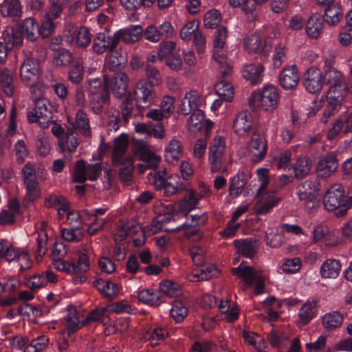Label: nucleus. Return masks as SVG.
<instances>
[{"instance_id":"f3484780","label":"nucleus","mask_w":352,"mask_h":352,"mask_svg":"<svg viewBox=\"0 0 352 352\" xmlns=\"http://www.w3.org/2000/svg\"><path fill=\"white\" fill-rule=\"evenodd\" d=\"M267 142L262 136L260 130H254L252 134L251 140L249 142V149L250 153L256 157L255 161H261L267 153Z\"/></svg>"},{"instance_id":"864d4df0","label":"nucleus","mask_w":352,"mask_h":352,"mask_svg":"<svg viewBox=\"0 0 352 352\" xmlns=\"http://www.w3.org/2000/svg\"><path fill=\"white\" fill-rule=\"evenodd\" d=\"M316 311V303L314 302H306L299 311V318L302 324H306L314 318Z\"/></svg>"},{"instance_id":"6e6d98bb","label":"nucleus","mask_w":352,"mask_h":352,"mask_svg":"<svg viewBox=\"0 0 352 352\" xmlns=\"http://www.w3.org/2000/svg\"><path fill=\"white\" fill-rule=\"evenodd\" d=\"M145 75L148 79V85L152 87L153 85H158L162 82V77L158 69L152 66L150 64L146 65L144 67Z\"/></svg>"},{"instance_id":"f03ea898","label":"nucleus","mask_w":352,"mask_h":352,"mask_svg":"<svg viewBox=\"0 0 352 352\" xmlns=\"http://www.w3.org/2000/svg\"><path fill=\"white\" fill-rule=\"evenodd\" d=\"M325 209L334 212L338 217L346 214L347 210L352 206V197H346L344 187L341 184L331 186L323 197Z\"/></svg>"},{"instance_id":"e2e57ef3","label":"nucleus","mask_w":352,"mask_h":352,"mask_svg":"<svg viewBox=\"0 0 352 352\" xmlns=\"http://www.w3.org/2000/svg\"><path fill=\"white\" fill-rule=\"evenodd\" d=\"M87 179V166L85 162L80 160L76 162L73 173V180L75 183H84Z\"/></svg>"},{"instance_id":"2f4dec72","label":"nucleus","mask_w":352,"mask_h":352,"mask_svg":"<svg viewBox=\"0 0 352 352\" xmlns=\"http://www.w3.org/2000/svg\"><path fill=\"white\" fill-rule=\"evenodd\" d=\"M342 16L343 12L341 8L336 4L328 6L322 15L323 21L331 26L338 24Z\"/></svg>"},{"instance_id":"0e129e2a","label":"nucleus","mask_w":352,"mask_h":352,"mask_svg":"<svg viewBox=\"0 0 352 352\" xmlns=\"http://www.w3.org/2000/svg\"><path fill=\"white\" fill-rule=\"evenodd\" d=\"M311 163L307 158H300L297 160L295 167V177L296 178H302L305 177L310 171Z\"/></svg>"},{"instance_id":"338daca9","label":"nucleus","mask_w":352,"mask_h":352,"mask_svg":"<svg viewBox=\"0 0 352 352\" xmlns=\"http://www.w3.org/2000/svg\"><path fill=\"white\" fill-rule=\"evenodd\" d=\"M72 56L71 52L66 49L57 50L54 54V63L57 66H66L71 63Z\"/></svg>"},{"instance_id":"ddd939ff","label":"nucleus","mask_w":352,"mask_h":352,"mask_svg":"<svg viewBox=\"0 0 352 352\" xmlns=\"http://www.w3.org/2000/svg\"><path fill=\"white\" fill-rule=\"evenodd\" d=\"M173 28L170 23L164 22L160 26L148 25L144 32L145 38L151 42L157 43L172 36Z\"/></svg>"},{"instance_id":"7c9ffc66","label":"nucleus","mask_w":352,"mask_h":352,"mask_svg":"<svg viewBox=\"0 0 352 352\" xmlns=\"http://www.w3.org/2000/svg\"><path fill=\"white\" fill-rule=\"evenodd\" d=\"M3 38L9 50L17 47L23 43V34L21 31L14 28H8L3 32Z\"/></svg>"},{"instance_id":"2eb2a0df","label":"nucleus","mask_w":352,"mask_h":352,"mask_svg":"<svg viewBox=\"0 0 352 352\" xmlns=\"http://www.w3.org/2000/svg\"><path fill=\"white\" fill-rule=\"evenodd\" d=\"M212 57L219 64V72L223 78L229 77L232 72V66L227 62V46L213 45Z\"/></svg>"},{"instance_id":"473e14b6","label":"nucleus","mask_w":352,"mask_h":352,"mask_svg":"<svg viewBox=\"0 0 352 352\" xmlns=\"http://www.w3.org/2000/svg\"><path fill=\"white\" fill-rule=\"evenodd\" d=\"M128 139L126 135H121L114 141L112 160L114 164L122 161V157L125 155L128 147Z\"/></svg>"},{"instance_id":"79ce46f5","label":"nucleus","mask_w":352,"mask_h":352,"mask_svg":"<svg viewBox=\"0 0 352 352\" xmlns=\"http://www.w3.org/2000/svg\"><path fill=\"white\" fill-rule=\"evenodd\" d=\"M119 164H121L120 169V179L124 183L128 184L132 179V173L134 169L132 157H126Z\"/></svg>"},{"instance_id":"c03bdc74","label":"nucleus","mask_w":352,"mask_h":352,"mask_svg":"<svg viewBox=\"0 0 352 352\" xmlns=\"http://www.w3.org/2000/svg\"><path fill=\"white\" fill-rule=\"evenodd\" d=\"M343 322L342 316L337 311L325 314L322 318L324 327L329 330L340 327Z\"/></svg>"},{"instance_id":"bf43d9fd","label":"nucleus","mask_w":352,"mask_h":352,"mask_svg":"<svg viewBox=\"0 0 352 352\" xmlns=\"http://www.w3.org/2000/svg\"><path fill=\"white\" fill-rule=\"evenodd\" d=\"M267 340L272 347L279 348L287 344V336L280 331H272L267 336Z\"/></svg>"},{"instance_id":"a878e982","label":"nucleus","mask_w":352,"mask_h":352,"mask_svg":"<svg viewBox=\"0 0 352 352\" xmlns=\"http://www.w3.org/2000/svg\"><path fill=\"white\" fill-rule=\"evenodd\" d=\"M140 232H144L141 226L133 222H124L120 221L118 226V231L114 234L115 241H122L128 235H133Z\"/></svg>"},{"instance_id":"37998d69","label":"nucleus","mask_w":352,"mask_h":352,"mask_svg":"<svg viewBox=\"0 0 352 352\" xmlns=\"http://www.w3.org/2000/svg\"><path fill=\"white\" fill-rule=\"evenodd\" d=\"M274 192H267L263 195L262 200L265 201L263 204H257L256 206V213L258 214H267L278 203V201L274 198Z\"/></svg>"},{"instance_id":"f8f14e48","label":"nucleus","mask_w":352,"mask_h":352,"mask_svg":"<svg viewBox=\"0 0 352 352\" xmlns=\"http://www.w3.org/2000/svg\"><path fill=\"white\" fill-rule=\"evenodd\" d=\"M323 83L329 86L328 91L347 93V86L342 73L333 67L326 69Z\"/></svg>"},{"instance_id":"774afa93","label":"nucleus","mask_w":352,"mask_h":352,"mask_svg":"<svg viewBox=\"0 0 352 352\" xmlns=\"http://www.w3.org/2000/svg\"><path fill=\"white\" fill-rule=\"evenodd\" d=\"M91 41V35L87 28L82 26L78 30L76 37V44L80 47H87Z\"/></svg>"},{"instance_id":"a18cd8bd","label":"nucleus","mask_w":352,"mask_h":352,"mask_svg":"<svg viewBox=\"0 0 352 352\" xmlns=\"http://www.w3.org/2000/svg\"><path fill=\"white\" fill-rule=\"evenodd\" d=\"M48 236L45 231L41 230L36 238L37 247L35 250V257L37 261H41L47 250Z\"/></svg>"},{"instance_id":"49530a36","label":"nucleus","mask_w":352,"mask_h":352,"mask_svg":"<svg viewBox=\"0 0 352 352\" xmlns=\"http://www.w3.org/2000/svg\"><path fill=\"white\" fill-rule=\"evenodd\" d=\"M0 84L2 85L3 92L8 96H12L14 94V83L12 74L10 70L3 68L1 70Z\"/></svg>"},{"instance_id":"a211bd4d","label":"nucleus","mask_w":352,"mask_h":352,"mask_svg":"<svg viewBox=\"0 0 352 352\" xmlns=\"http://www.w3.org/2000/svg\"><path fill=\"white\" fill-rule=\"evenodd\" d=\"M108 87H111L113 94L116 98L125 96L128 91L129 78L124 72H117L109 80Z\"/></svg>"},{"instance_id":"f257e3e1","label":"nucleus","mask_w":352,"mask_h":352,"mask_svg":"<svg viewBox=\"0 0 352 352\" xmlns=\"http://www.w3.org/2000/svg\"><path fill=\"white\" fill-rule=\"evenodd\" d=\"M20 78L22 83L29 87L32 97L42 96L44 85L41 80V68L38 60L34 58H27L20 68Z\"/></svg>"},{"instance_id":"393cba45","label":"nucleus","mask_w":352,"mask_h":352,"mask_svg":"<svg viewBox=\"0 0 352 352\" xmlns=\"http://www.w3.org/2000/svg\"><path fill=\"white\" fill-rule=\"evenodd\" d=\"M234 245L239 254L250 258L256 254L258 246L257 241L252 239L235 240Z\"/></svg>"},{"instance_id":"9d476101","label":"nucleus","mask_w":352,"mask_h":352,"mask_svg":"<svg viewBox=\"0 0 352 352\" xmlns=\"http://www.w3.org/2000/svg\"><path fill=\"white\" fill-rule=\"evenodd\" d=\"M234 132L241 137H246L252 134L254 130H259L252 122V116L248 111L239 112L233 121Z\"/></svg>"},{"instance_id":"f704fd0d","label":"nucleus","mask_w":352,"mask_h":352,"mask_svg":"<svg viewBox=\"0 0 352 352\" xmlns=\"http://www.w3.org/2000/svg\"><path fill=\"white\" fill-rule=\"evenodd\" d=\"M200 199L199 195H197L192 189H188L186 197L179 204V210L184 214L188 213L195 208Z\"/></svg>"},{"instance_id":"de8ad7c7","label":"nucleus","mask_w":352,"mask_h":352,"mask_svg":"<svg viewBox=\"0 0 352 352\" xmlns=\"http://www.w3.org/2000/svg\"><path fill=\"white\" fill-rule=\"evenodd\" d=\"M215 89L220 98L226 102H230L234 96V89L226 80H221L215 85Z\"/></svg>"},{"instance_id":"4d7b16f0","label":"nucleus","mask_w":352,"mask_h":352,"mask_svg":"<svg viewBox=\"0 0 352 352\" xmlns=\"http://www.w3.org/2000/svg\"><path fill=\"white\" fill-rule=\"evenodd\" d=\"M36 104L37 111H40L44 115V120H52V111L50 109L51 104L45 98L40 97H32Z\"/></svg>"},{"instance_id":"9b49d317","label":"nucleus","mask_w":352,"mask_h":352,"mask_svg":"<svg viewBox=\"0 0 352 352\" xmlns=\"http://www.w3.org/2000/svg\"><path fill=\"white\" fill-rule=\"evenodd\" d=\"M134 96L137 108L143 110L148 109L153 103L155 94L151 85L143 82L137 85Z\"/></svg>"},{"instance_id":"5701e85b","label":"nucleus","mask_w":352,"mask_h":352,"mask_svg":"<svg viewBox=\"0 0 352 352\" xmlns=\"http://www.w3.org/2000/svg\"><path fill=\"white\" fill-rule=\"evenodd\" d=\"M0 12L3 17L10 16L13 21H18L22 14L19 0H5L0 5Z\"/></svg>"},{"instance_id":"e433bc0d","label":"nucleus","mask_w":352,"mask_h":352,"mask_svg":"<svg viewBox=\"0 0 352 352\" xmlns=\"http://www.w3.org/2000/svg\"><path fill=\"white\" fill-rule=\"evenodd\" d=\"M247 183L246 175L243 172L236 175L231 180L229 188V195L232 197H236L239 195Z\"/></svg>"},{"instance_id":"423d86ee","label":"nucleus","mask_w":352,"mask_h":352,"mask_svg":"<svg viewBox=\"0 0 352 352\" xmlns=\"http://www.w3.org/2000/svg\"><path fill=\"white\" fill-rule=\"evenodd\" d=\"M23 184L27 192L25 198L30 201H33L41 197V188L36 176L35 167L28 162L21 170Z\"/></svg>"},{"instance_id":"4be33fe9","label":"nucleus","mask_w":352,"mask_h":352,"mask_svg":"<svg viewBox=\"0 0 352 352\" xmlns=\"http://www.w3.org/2000/svg\"><path fill=\"white\" fill-rule=\"evenodd\" d=\"M94 285L109 300L114 299L120 292V286L109 280L98 278L94 281Z\"/></svg>"},{"instance_id":"a19ab883","label":"nucleus","mask_w":352,"mask_h":352,"mask_svg":"<svg viewBox=\"0 0 352 352\" xmlns=\"http://www.w3.org/2000/svg\"><path fill=\"white\" fill-rule=\"evenodd\" d=\"M263 70V67L261 64H250L245 66L243 75L245 79L256 84L260 80Z\"/></svg>"},{"instance_id":"6ab92c4d","label":"nucleus","mask_w":352,"mask_h":352,"mask_svg":"<svg viewBox=\"0 0 352 352\" xmlns=\"http://www.w3.org/2000/svg\"><path fill=\"white\" fill-rule=\"evenodd\" d=\"M118 43L122 41L126 44H134L142 37L143 29L141 25H130L116 32Z\"/></svg>"},{"instance_id":"0eeeda50","label":"nucleus","mask_w":352,"mask_h":352,"mask_svg":"<svg viewBox=\"0 0 352 352\" xmlns=\"http://www.w3.org/2000/svg\"><path fill=\"white\" fill-rule=\"evenodd\" d=\"M118 45V41L116 32L111 35L108 29H104L94 36L91 48L94 53L103 54L116 48Z\"/></svg>"},{"instance_id":"cd10ccee","label":"nucleus","mask_w":352,"mask_h":352,"mask_svg":"<svg viewBox=\"0 0 352 352\" xmlns=\"http://www.w3.org/2000/svg\"><path fill=\"white\" fill-rule=\"evenodd\" d=\"M338 168V162L333 155H328L320 160L317 166L318 175L327 177L333 173Z\"/></svg>"},{"instance_id":"69168bd1","label":"nucleus","mask_w":352,"mask_h":352,"mask_svg":"<svg viewBox=\"0 0 352 352\" xmlns=\"http://www.w3.org/2000/svg\"><path fill=\"white\" fill-rule=\"evenodd\" d=\"M199 22L192 20L188 22L180 30V37L182 40L189 41L192 35L198 32Z\"/></svg>"},{"instance_id":"58836bf2","label":"nucleus","mask_w":352,"mask_h":352,"mask_svg":"<svg viewBox=\"0 0 352 352\" xmlns=\"http://www.w3.org/2000/svg\"><path fill=\"white\" fill-rule=\"evenodd\" d=\"M74 126L85 137L91 135L89 119L87 114L82 109H79L76 113Z\"/></svg>"},{"instance_id":"09e8293b","label":"nucleus","mask_w":352,"mask_h":352,"mask_svg":"<svg viewBox=\"0 0 352 352\" xmlns=\"http://www.w3.org/2000/svg\"><path fill=\"white\" fill-rule=\"evenodd\" d=\"M188 313L187 307L182 301L174 300L170 311L171 318L176 322H180L187 316Z\"/></svg>"},{"instance_id":"3c124183","label":"nucleus","mask_w":352,"mask_h":352,"mask_svg":"<svg viewBox=\"0 0 352 352\" xmlns=\"http://www.w3.org/2000/svg\"><path fill=\"white\" fill-rule=\"evenodd\" d=\"M175 214L173 212H168L166 215H160L154 219L150 226L149 230L151 234H155L162 229L166 223L174 220Z\"/></svg>"},{"instance_id":"5fc2aeb1","label":"nucleus","mask_w":352,"mask_h":352,"mask_svg":"<svg viewBox=\"0 0 352 352\" xmlns=\"http://www.w3.org/2000/svg\"><path fill=\"white\" fill-rule=\"evenodd\" d=\"M210 170L213 173H226L227 167L224 155H209Z\"/></svg>"},{"instance_id":"7ed1b4c3","label":"nucleus","mask_w":352,"mask_h":352,"mask_svg":"<svg viewBox=\"0 0 352 352\" xmlns=\"http://www.w3.org/2000/svg\"><path fill=\"white\" fill-rule=\"evenodd\" d=\"M278 98L277 89L273 85H267L263 89L262 93L252 94L249 100V106L253 111H257L260 107L266 111H271L277 107Z\"/></svg>"},{"instance_id":"aec40b11","label":"nucleus","mask_w":352,"mask_h":352,"mask_svg":"<svg viewBox=\"0 0 352 352\" xmlns=\"http://www.w3.org/2000/svg\"><path fill=\"white\" fill-rule=\"evenodd\" d=\"M243 45L247 50L253 52H265L272 47L271 41L267 39L263 44L261 36L258 34L246 36L244 38Z\"/></svg>"},{"instance_id":"1a4fd4ad","label":"nucleus","mask_w":352,"mask_h":352,"mask_svg":"<svg viewBox=\"0 0 352 352\" xmlns=\"http://www.w3.org/2000/svg\"><path fill=\"white\" fill-rule=\"evenodd\" d=\"M52 265L58 271L76 275H80L89 270V258L85 253L80 254L77 263H72L61 259L53 261Z\"/></svg>"},{"instance_id":"c85d7f7f","label":"nucleus","mask_w":352,"mask_h":352,"mask_svg":"<svg viewBox=\"0 0 352 352\" xmlns=\"http://www.w3.org/2000/svg\"><path fill=\"white\" fill-rule=\"evenodd\" d=\"M108 56V67L111 71L121 69L127 63V55L116 48L110 50Z\"/></svg>"},{"instance_id":"c756f323","label":"nucleus","mask_w":352,"mask_h":352,"mask_svg":"<svg viewBox=\"0 0 352 352\" xmlns=\"http://www.w3.org/2000/svg\"><path fill=\"white\" fill-rule=\"evenodd\" d=\"M341 270L338 260L330 258L323 263L320 267V274L324 278H336Z\"/></svg>"},{"instance_id":"4c0bfd02","label":"nucleus","mask_w":352,"mask_h":352,"mask_svg":"<svg viewBox=\"0 0 352 352\" xmlns=\"http://www.w3.org/2000/svg\"><path fill=\"white\" fill-rule=\"evenodd\" d=\"M182 155L181 143L175 140H171L165 148V159L168 162H177Z\"/></svg>"},{"instance_id":"c9c22d12","label":"nucleus","mask_w":352,"mask_h":352,"mask_svg":"<svg viewBox=\"0 0 352 352\" xmlns=\"http://www.w3.org/2000/svg\"><path fill=\"white\" fill-rule=\"evenodd\" d=\"M23 32L27 40L31 42L36 41L39 36V26L35 19L30 17L24 20Z\"/></svg>"},{"instance_id":"bb28decb","label":"nucleus","mask_w":352,"mask_h":352,"mask_svg":"<svg viewBox=\"0 0 352 352\" xmlns=\"http://www.w3.org/2000/svg\"><path fill=\"white\" fill-rule=\"evenodd\" d=\"M212 123L208 120L205 121L204 111L200 109H195L189 120V129L192 131H201L204 127L208 131L211 129Z\"/></svg>"},{"instance_id":"052dcab7","label":"nucleus","mask_w":352,"mask_h":352,"mask_svg":"<svg viewBox=\"0 0 352 352\" xmlns=\"http://www.w3.org/2000/svg\"><path fill=\"white\" fill-rule=\"evenodd\" d=\"M28 119L30 123H38L43 129L48 128L50 123L52 122V120H44V115L40 111H37L36 104L34 109L28 111Z\"/></svg>"},{"instance_id":"603ef678","label":"nucleus","mask_w":352,"mask_h":352,"mask_svg":"<svg viewBox=\"0 0 352 352\" xmlns=\"http://www.w3.org/2000/svg\"><path fill=\"white\" fill-rule=\"evenodd\" d=\"M160 289L162 293L170 298L179 296L182 294L181 287L170 280L162 282L160 283Z\"/></svg>"},{"instance_id":"680f3d73","label":"nucleus","mask_w":352,"mask_h":352,"mask_svg":"<svg viewBox=\"0 0 352 352\" xmlns=\"http://www.w3.org/2000/svg\"><path fill=\"white\" fill-rule=\"evenodd\" d=\"M221 20V13L217 10H209L204 15V25L207 28H215L220 23Z\"/></svg>"},{"instance_id":"6e6552de","label":"nucleus","mask_w":352,"mask_h":352,"mask_svg":"<svg viewBox=\"0 0 352 352\" xmlns=\"http://www.w3.org/2000/svg\"><path fill=\"white\" fill-rule=\"evenodd\" d=\"M298 196L304 202L305 208L311 210L319 204L318 189L309 180H306L298 187Z\"/></svg>"},{"instance_id":"ea45409f","label":"nucleus","mask_w":352,"mask_h":352,"mask_svg":"<svg viewBox=\"0 0 352 352\" xmlns=\"http://www.w3.org/2000/svg\"><path fill=\"white\" fill-rule=\"evenodd\" d=\"M138 298L140 302L151 306H158L162 302L160 294L148 289L140 291L138 293Z\"/></svg>"},{"instance_id":"dca6fc26","label":"nucleus","mask_w":352,"mask_h":352,"mask_svg":"<svg viewBox=\"0 0 352 352\" xmlns=\"http://www.w3.org/2000/svg\"><path fill=\"white\" fill-rule=\"evenodd\" d=\"M346 94V93L328 91L327 96V104L324 111V116L322 118V122L327 123V118L333 116L336 112L339 111Z\"/></svg>"},{"instance_id":"412c9836","label":"nucleus","mask_w":352,"mask_h":352,"mask_svg":"<svg viewBox=\"0 0 352 352\" xmlns=\"http://www.w3.org/2000/svg\"><path fill=\"white\" fill-rule=\"evenodd\" d=\"M201 98L197 91L192 90L187 92L182 100L181 111L185 115H189L195 109H199L201 105Z\"/></svg>"},{"instance_id":"b1692460","label":"nucleus","mask_w":352,"mask_h":352,"mask_svg":"<svg viewBox=\"0 0 352 352\" xmlns=\"http://www.w3.org/2000/svg\"><path fill=\"white\" fill-rule=\"evenodd\" d=\"M298 80L299 76L295 66L284 68L279 77L280 84L285 89H291L295 87Z\"/></svg>"},{"instance_id":"72a5a7b5","label":"nucleus","mask_w":352,"mask_h":352,"mask_svg":"<svg viewBox=\"0 0 352 352\" xmlns=\"http://www.w3.org/2000/svg\"><path fill=\"white\" fill-rule=\"evenodd\" d=\"M306 32L311 38H318L323 31V23L316 14L311 15L306 24Z\"/></svg>"},{"instance_id":"4468645a","label":"nucleus","mask_w":352,"mask_h":352,"mask_svg":"<svg viewBox=\"0 0 352 352\" xmlns=\"http://www.w3.org/2000/svg\"><path fill=\"white\" fill-rule=\"evenodd\" d=\"M303 85L311 94L320 91L323 85L322 74L320 70L314 67L309 68L304 74Z\"/></svg>"},{"instance_id":"20e7f679","label":"nucleus","mask_w":352,"mask_h":352,"mask_svg":"<svg viewBox=\"0 0 352 352\" xmlns=\"http://www.w3.org/2000/svg\"><path fill=\"white\" fill-rule=\"evenodd\" d=\"M243 263L236 268L232 270L233 275L241 277L249 286H252L255 282L254 287L255 293L257 294H262L264 290V280L263 279V271L256 270L250 266H242Z\"/></svg>"},{"instance_id":"8fccbe9b","label":"nucleus","mask_w":352,"mask_h":352,"mask_svg":"<svg viewBox=\"0 0 352 352\" xmlns=\"http://www.w3.org/2000/svg\"><path fill=\"white\" fill-rule=\"evenodd\" d=\"M48 343L49 338L45 336H41L32 340L24 349V352H43L47 349Z\"/></svg>"},{"instance_id":"39448f33","label":"nucleus","mask_w":352,"mask_h":352,"mask_svg":"<svg viewBox=\"0 0 352 352\" xmlns=\"http://www.w3.org/2000/svg\"><path fill=\"white\" fill-rule=\"evenodd\" d=\"M132 150L134 155L138 157L139 160L142 161L148 168L153 170L157 168L161 157L149 148L144 140L133 139Z\"/></svg>"},{"instance_id":"13d9d810","label":"nucleus","mask_w":352,"mask_h":352,"mask_svg":"<svg viewBox=\"0 0 352 352\" xmlns=\"http://www.w3.org/2000/svg\"><path fill=\"white\" fill-rule=\"evenodd\" d=\"M72 318L70 316H65L64 321L68 330V334H71L78 330L84 324H80L78 319L77 310L76 308H71Z\"/></svg>"}]
</instances>
